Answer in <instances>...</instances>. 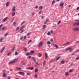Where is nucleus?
<instances>
[{
  "mask_svg": "<svg viewBox=\"0 0 79 79\" xmlns=\"http://www.w3.org/2000/svg\"><path fill=\"white\" fill-rule=\"evenodd\" d=\"M13 24L14 26H16V23L15 22H14L13 23Z\"/></svg>",
  "mask_w": 79,
  "mask_h": 79,
  "instance_id": "a19ab883",
  "label": "nucleus"
},
{
  "mask_svg": "<svg viewBox=\"0 0 79 79\" xmlns=\"http://www.w3.org/2000/svg\"><path fill=\"white\" fill-rule=\"evenodd\" d=\"M38 55H39V57H41L42 56V54H40V53H38Z\"/></svg>",
  "mask_w": 79,
  "mask_h": 79,
  "instance_id": "4be33fe9",
  "label": "nucleus"
},
{
  "mask_svg": "<svg viewBox=\"0 0 79 79\" xmlns=\"http://www.w3.org/2000/svg\"><path fill=\"white\" fill-rule=\"evenodd\" d=\"M71 49H72V48H71V47H68V48H66L65 49V50H71Z\"/></svg>",
  "mask_w": 79,
  "mask_h": 79,
  "instance_id": "1a4fd4ad",
  "label": "nucleus"
},
{
  "mask_svg": "<svg viewBox=\"0 0 79 79\" xmlns=\"http://www.w3.org/2000/svg\"><path fill=\"white\" fill-rule=\"evenodd\" d=\"M32 59L33 60H35V58H34V57H32Z\"/></svg>",
  "mask_w": 79,
  "mask_h": 79,
  "instance_id": "e2e57ef3",
  "label": "nucleus"
},
{
  "mask_svg": "<svg viewBox=\"0 0 79 79\" xmlns=\"http://www.w3.org/2000/svg\"><path fill=\"white\" fill-rule=\"evenodd\" d=\"M30 35V33H28L27 34V35Z\"/></svg>",
  "mask_w": 79,
  "mask_h": 79,
  "instance_id": "bf43d9fd",
  "label": "nucleus"
},
{
  "mask_svg": "<svg viewBox=\"0 0 79 79\" xmlns=\"http://www.w3.org/2000/svg\"><path fill=\"white\" fill-rule=\"evenodd\" d=\"M19 29V27H17L16 29V31H18Z\"/></svg>",
  "mask_w": 79,
  "mask_h": 79,
  "instance_id": "5fc2aeb1",
  "label": "nucleus"
},
{
  "mask_svg": "<svg viewBox=\"0 0 79 79\" xmlns=\"http://www.w3.org/2000/svg\"><path fill=\"white\" fill-rule=\"evenodd\" d=\"M73 26H77V23H75L73 24Z\"/></svg>",
  "mask_w": 79,
  "mask_h": 79,
  "instance_id": "a878e982",
  "label": "nucleus"
},
{
  "mask_svg": "<svg viewBox=\"0 0 79 79\" xmlns=\"http://www.w3.org/2000/svg\"><path fill=\"white\" fill-rule=\"evenodd\" d=\"M18 55V52H15V55Z\"/></svg>",
  "mask_w": 79,
  "mask_h": 79,
  "instance_id": "de8ad7c7",
  "label": "nucleus"
},
{
  "mask_svg": "<svg viewBox=\"0 0 79 79\" xmlns=\"http://www.w3.org/2000/svg\"><path fill=\"white\" fill-rule=\"evenodd\" d=\"M8 5H9V2H7L6 3V6H8Z\"/></svg>",
  "mask_w": 79,
  "mask_h": 79,
  "instance_id": "b1692460",
  "label": "nucleus"
},
{
  "mask_svg": "<svg viewBox=\"0 0 79 79\" xmlns=\"http://www.w3.org/2000/svg\"><path fill=\"white\" fill-rule=\"evenodd\" d=\"M51 33H53V30H51Z\"/></svg>",
  "mask_w": 79,
  "mask_h": 79,
  "instance_id": "338daca9",
  "label": "nucleus"
},
{
  "mask_svg": "<svg viewBox=\"0 0 79 79\" xmlns=\"http://www.w3.org/2000/svg\"><path fill=\"white\" fill-rule=\"evenodd\" d=\"M69 44V42H67V43H66L63 44V45L64 46L65 45H68V44Z\"/></svg>",
  "mask_w": 79,
  "mask_h": 79,
  "instance_id": "bb28decb",
  "label": "nucleus"
},
{
  "mask_svg": "<svg viewBox=\"0 0 79 79\" xmlns=\"http://www.w3.org/2000/svg\"><path fill=\"white\" fill-rule=\"evenodd\" d=\"M8 17H6L5 18H4L3 20L2 21H6L7 19H8Z\"/></svg>",
  "mask_w": 79,
  "mask_h": 79,
  "instance_id": "9b49d317",
  "label": "nucleus"
},
{
  "mask_svg": "<svg viewBox=\"0 0 79 79\" xmlns=\"http://www.w3.org/2000/svg\"><path fill=\"white\" fill-rule=\"evenodd\" d=\"M18 73L20 74H23V72H19Z\"/></svg>",
  "mask_w": 79,
  "mask_h": 79,
  "instance_id": "2f4dec72",
  "label": "nucleus"
},
{
  "mask_svg": "<svg viewBox=\"0 0 79 79\" xmlns=\"http://www.w3.org/2000/svg\"><path fill=\"white\" fill-rule=\"evenodd\" d=\"M55 47H56V48H58V45H55Z\"/></svg>",
  "mask_w": 79,
  "mask_h": 79,
  "instance_id": "6e6d98bb",
  "label": "nucleus"
},
{
  "mask_svg": "<svg viewBox=\"0 0 79 79\" xmlns=\"http://www.w3.org/2000/svg\"><path fill=\"white\" fill-rule=\"evenodd\" d=\"M79 52V49L77 50V51H76V53H77V52Z\"/></svg>",
  "mask_w": 79,
  "mask_h": 79,
  "instance_id": "680f3d73",
  "label": "nucleus"
},
{
  "mask_svg": "<svg viewBox=\"0 0 79 79\" xmlns=\"http://www.w3.org/2000/svg\"><path fill=\"white\" fill-rule=\"evenodd\" d=\"M47 35H50V31H48V32L47 33Z\"/></svg>",
  "mask_w": 79,
  "mask_h": 79,
  "instance_id": "c9c22d12",
  "label": "nucleus"
},
{
  "mask_svg": "<svg viewBox=\"0 0 79 79\" xmlns=\"http://www.w3.org/2000/svg\"><path fill=\"white\" fill-rule=\"evenodd\" d=\"M79 30V27H75L73 28V30L74 31H78Z\"/></svg>",
  "mask_w": 79,
  "mask_h": 79,
  "instance_id": "f03ea898",
  "label": "nucleus"
},
{
  "mask_svg": "<svg viewBox=\"0 0 79 79\" xmlns=\"http://www.w3.org/2000/svg\"><path fill=\"white\" fill-rule=\"evenodd\" d=\"M68 74H69V73H68V72H65V76H68Z\"/></svg>",
  "mask_w": 79,
  "mask_h": 79,
  "instance_id": "393cba45",
  "label": "nucleus"
},
{
  "mask_svg": "<svg viewBox=\"0 0 79 79\" xmlns=\"http://www.w3.org/2000/svg\"><path fill=\"white\" fill-rule=\"evenodd\" d=\"M24 22H25V21H23L21 23V25H23L24 23Z\"/></svg>",
  "mask_w": 79,
  "mask_h": 79,
  "instance_id": "58836bf2",
  "label": "nucleus"
},
{
  "mask_svg": "<svg viewBox=\"0 0 79 79\" xmlns=\"http://www.w3.org/2000/svg\"><path fill=\"white\" fill-rule=\"evenodd\" d=\"M15 47H14L12 48V51H14V50H15Z\"/></svg>",
  "mask_w": 79,
  "mask_h": 79,
  "instance_id": "37998d69",
  "label": "nucleus"
},
{
  "mask_svg": "<svg viewBox=\"0 0 79 79\" xmlns=\"http://www.w3.org/2000/svg\"><path fill=\"white\" fill-rule=\"evenodd\" d=\"M79 43V41H76L75 43V44H78Z\"/></svg>",
  "mask_w": 79,
  "mask_h": 79,
  "instance_id": "8fccbe9b",
  "label": "nucleus"
},
{
  "mask_svg": "<svg viewBox=\"0 0 79 79\" xmlns=\"http://www.w3.org/2000/svg\"><path fill=\"white\" fill-rule=\"evenodd\" d=\"M60 58V57H58L56 59V61H57V60H59Z\"/></svg>",
  "mask_w": 79,
  "mask_h": 79,
  "instance_id": "72a5a7b5",
  "label": "nucleus"
},
{
  "mask_svg": "<svg viewBox=\"0 0 79 79\" xmlns=\"http://www.w3.org/2000/svg\"><path fill=\"white\" fill-rule=\"evenodd\" d=\"M35 63H36V64H37L38 65H39V63H38V62H35Z\"/></svg>",
  "mask_w": 79,
  "mask_h": 79,
  "instance_id": "13d9d810",
  "label": "nucleus"
},
{
  "mask_svg": "<svg viewBox=\"0 0 79 79\" xmlns=\"http://www.w3.org/2000/svg\"><path fill=\"white\" fill-rule=\"evenodd\" d=\"M55 0H53L52 2V4H54V3H55Z\"/></svg>",
  "mask_w": 79,
  "mask_h": 79,
  "instance_id": "7c9ffc66",
  "label": "nucleus"
},
{
  "mask_svg": "<svg viewBox=\"0 0 79 79\" xmlns=\"http://www.w3.org/2000/svg\"><path fill=\"white\" fill-rule=\"evenodd\" d=\"M48 54H47V53H46L45 54V59H47V58H48Z\"/></svg>",
  "mask_w": 79,
  "mask_h": 79,
  "instance_id": "6e6552de",
  "label": "nucleus"
},
{
  "mask_svg": "<svg viewBox=\"0 0 79 79\" xmlns=\"http://www.w3.org/2000/svg\"><path fill=\"white\" fill-rule=\"evenodd\" d=\"M73 49H72V50H70L69 52H72V51H73Z\"/></svg>",
  "mask_w": 79,
  "mask_h": 79,
  "instance_id": "0e129e2a",
  "label": "nucleus"
},
{
  "mask_svg": "<svg viewBox=\"0 0 79 79\" xmlns=\"http://www.w3.org/2000/svg\"><path fill=\"white\" fill-rule=\"evenodd\" d=\"M43 9V6H40L39 7V10H42Z\"/></svg>",
  "mask_w": 79,
  "mask_h": 79,
  "instance_id": "f8f14e48",
  "label": "nucleus"
},
{
  "mask_svg": "<svg viewBox=\"0 0 79 79\" xmlns=\"http://www.w3.org/2000/svg\"><path fill=\"white\" fill-rule=\"evenodd\" d=\"M63 5H64V3L62 2L60 3L59 6H62V7H63Z\"/></svg>",
  "mask_w": 79,
  "mask_h": 79,
  "instance_id": "423d86ee",
  "label": "nucleus"
},
{
  "mask_svg": "<svg viewBox=\"0 0 79 79\" xmlns=\"http://www.w3.org/2000/svg\"><path fill=\"white\" fill-rule=\"evenodd\" d=\"M45 27H46V25H44L43 26V29H45Z\"/></svg>",
  "mask_w": 79,
  "mask_h": 79,
  "instance_id": "c85d7f7f",
  "label": "nucleus"
},
{
  "mask_svg": "<svg viewBox=\"0 0 79 79\" xmlns=\"http://www.w3.org/2000/svg\"><path fill=\"white\" fill-rule=\"evenodd\" d=\"M34 52H35V51H31L30 52V53H31V54H34Z\"/></svg>",
  "mask_w": 79,
  "mask_h": 79,
  "instance_id": "4468645a",
  "label": "nucleus"
},
{
  "mask_svg": "<svg viewBox=\"0 0 79 79\" xmlns=\"http://www.w3.org/2000/svg\"><path fill=\"white\" fill-rule=\"evenodd\" d=\"M64 63V60H61L60 61V63L61 64H63V63Z\"/></svg>",
  "mask_w": 79,
  "mask_h": 79,
  "instance_id": "a211bd4d",
  "label": "nucleus"
},
{
  "mask_svg": "<svg viewBox=\"0 0 79 79\" xmlns=\"http://www.w3.org/2000/svg\"><path fill=\"white\" fill-rule=\"evenodd\" d=\"M38 76L37 75H35V78H37Z\"/></svg>",
  "mask_w": 79,
  "mask_h": 79,
  "instance_id": "79ce46f5",
  "label": "nucleus"
},
{
  "mask_svg": "<svg viewBox=\"0 0 79 79\" xmlns=\"http://www.w3.org/2000/svg\"><path fill=\"white\" fill-rule=\"evenodd\" d=\"M3 26V24H2L1 25H0V30H1V28H2V27Z\"/></svg>",
  "mask_w": 79,
  "mask_h": 79,
  "instance_id": "f704fd0d",
  "label": "nucleus"
},
{
  "mask_svg": "<svg viewBox=\"0 0 79 79\" xmlns=\"http://www.w3.org/2000/svg\"><path fill=\"white\" fill-rule=\"evenodd\" d=\"M8 33L6 32V34H5V35H4L5 37H6V35H8Z\"/></svg>",
  "mask_w": 79,
  "mask_h": 79,
  "instance_id": "e433bc0d",
  "label": "nucleus"
},
{
  "mask_svg": "<svg viewBox=\"0 0 79 79\" xmlns=\"http://www.w3.org/2000/svg\"><path fill=\"white\" fill-rule=\"evenodd\" d=\"M3 40V39L2 38H1V39H0V41L2 42V41Z\"/></svg>",
  "mask_w": 79,
  "mask_h": 79,
  "instance_id": "473e14b6",
  "label": "nucleus"
},
{
  "mask_svg": "<svg viewBox=\"0 0 79 79\" xmlns=\"http://www.w3.org/2000/svg\"><path fill=\"white\" fill-rule=\"evenodd\" d=\"M79 57H78L76 58V60H79Z\"/></svg>",
  "mask_w": 79,
  "mask_h": 79,
  "instance_id": "49530a36",
  "label": "nucleus"
},
{
  "mask_svg": "<svg viewBox=\"0 0 79 79\" xmlns=\"http://www.w3.org/2000/svg\"><path fill=\"white\" fill-rule=\"evenodd\" d=\"M26 36H24V37H23L24 40V39H26Z\"/></svg>",
  "mask_w": 79,
  "mask_h": 79,
  "instance_id": "4d7b16f0",
  "label": "nucleus"
},
{
  "mask_svg": "<svg viewBox=\"0 0 79 79\" xmlns=\"http://www.w3.org/2000/svg\"><path fill=\"white\" fill-rule=\"evenodd\" d=\"M72 71H73V69H70V70L69 71V73H71V72H72Z\"/></svg>",
  "mask_w": 79,
  "mask_h": 79,
  "instance_id": "4c0bfd02",
  "label": "nucleus"
},
{
  "mask_svg": "<svg viewBox=\"0 0 79 79\" xmlns=\"http://www.w3.org/2000/svg\"><path fill=\"white\" fill-rule=\"evenodd\" d=\"M3 76L4 77H6V74L5 73H4L3 74Z\"/></svg>",
  "mask_w": 79,
  "mask_h": 79,
  "instance_id": "f3484780",
  "label": "nucleus"
},
{
  "mask_svg": "<svg viewBox=\"0 0 79 79\" xmlns=\"http://www.w3.org/2000/svg\"><path fill=\"white\" fill-rule=\"evenodd\" d=\"M11 52L8 53L7 54V56H10V55H11Z\"/></svg>",
  "mask_w": 79,
  "mask_h": 79,
  "instance_id": "5701e85b",
  "label": "nucleus"
},
{
  "mask_svg": "<svg viewBox=\"0 0 79 79\" xmlns=\"http://www.w3.org/2000/svg\"><path fill=\"white\" fill-rule=\"evenodd\" d=\"M79 7H78L77 8V10H79Z\"/></svg>",
  "mask_w": 79,
  "mask_h": 79,
  "instance_id": "774afa93",
  "label": "nucleus"
},
{
  "mask_svg": "<svg viewBox=\"0 0 79 79\" xmlns=\"http://www.w3.org/2000/svg\"><path fill=\"white\" fill-rule=\"evenodd\" d=\"M14 15H15V13L14 12H13L12 13V16H14Z\"/></svg>",
  "mask_w": 79,
  "mask_h": 79,
  "instance_id": "c756f323",
  "label": "nucleus"
},
{
  "mask_svg": "<svg viewBox=\"0 0 79 79\" xmlns=\"http://www.w3.org/2000/svg\"><path fill=\"white\" fill-rule=\"evenodd\" d=\"M61 23V21L60 20L59 22H58L57 23V24H60Z\"/></svg>",
  "mask_w": 79,
  "mask_h": 79,
  "instance_id": "c03bdc74",
  "label": "nucleus"
},
{
  "mask_svg": "<svg viewBox=\"0 0 79 79\" xmlns=\"http://www.w3.org/2000/svg\"><path fill=\"white\" fill-rule=\"evenodd\" d=\"M5 47L3 48L2 49L1 51L0 52L1 53H2L3 52V50H5Z\"/></svg>",
  "mask_w": 79,
  "mask_h": 79,
  "instance_id": "0eeeda50",
  "label": "nucleus"
},
{
  "mask_svg": "<svg viewBox=\"0 0 79 79\" xmlns=\"http://www.w3.org/2000/svg\"><path fill=\"white\" fill-rule=\"evenodd\" d=\"M26 69L33 70V69H34V67H31V68L30 67H28Z\"/></svg>",
  "mask_w": 79,
  "mask_h": 79,
  "instance_id": "7ed1b4c3",
  "label": "nucleus"
},
{
  "mask_svg": "<svg viewBox=\"0 0 79 79\" xmlns=\"http://www.w3.org/2000/svg\"><path fill=\"white\" fill-rule=\"evenodd\" d=\"M5 28H6V27H2V30H3L5 29Z\"/></svg>",
  "mask_w": 79,
  "mask_h": 79,
  "instance_id": "ea45409f",
  "label": "nucleus"
},
{
  "mask_svg": "<svg viewBox=\"0 0 79 79\" xmlns=\"http://www.w3.org/2000/svg\"><path fill=\"white\" fill-rule=\"evenodd\" d=\"M16 69L18 71H19V70H21V68L20 67H17L16 68Z\"/></svg>",
  "mask_w": 79,
  "mask_h": 79,
  "instance_id": "9d476101",
  "label": "nucleus"
},
{
  "mask_svg": "<svg viewBox=\"0 0 79 79\" xmlns=\"http://www.w3.org/2000/svg\"><path fill=\"white\" fill-rule=\"evenodd\" d=\"M6 72V70H3V71H2V73H5Z\"/></svg>",
  "mask_w": 79,
  "mask_h": 79,
  "instance_id": "09e8293b",
  "label": "nucleus"
},
{
  "mask_svg": "<svg viewBox=\"0 0 79 79\" xmlns=\"http://www.w3.org/2000/svg\"><path fill=\"white\" fill-rule=\"evenodd\" d=\"M50 41H51L52 42H53V39L52 38L51 39Z\"/></svg>",
  "mask_w": 79,
  "mask_h": 79,
  "instance_id": "052dcab7",
  "label": "nucleus"
},
{
  "mask_svg": "<svg viewBox=\"0 0 79 79\" xmlns=\"http://www.w3.org/2000/svg\"><path fill=\"white\" fill-rule=\"evenodd\" d=\"M77 25L79 26V21L77 23Z\"/></svg>",
  "mask_w": 79,
  "mask_h": 79,
  "instance_id": "a18cd8bd",
  "label": "nucleus"
},
{
  "mask_svg": "<svg viewBox=\"0 0 79 79\" xmlns=\"http://www.w3.org/2000/svg\"><path fill=\"white\" fill-rule=\"evenodd\" d=\"M38 72V69H35V73H37Z\"/></svg>",
  "mask_w": 79,
  "mask_h": 79,
  "instance_id": "cd10ccee",
  "label": "nucleus"
},
{
  "mask_svg": "<svg viewBox=\"0 0 79 79\" xmlns=\"http://www.w3.org/2000/svg\"><path fill=\"white\" fill-rule=\"evenodd\" d=\"M51 44V43L49 41H48L47 42V45H50Z\"/></svg>",
  "mask_w": 79,
  "mask_h": 79,
  "instance_id": "2eb2a0df",
  "label": "nucleus"
},
{
  "mask_svg": "<svg viewBox=\"0 0 79 79\" xmlns=\"http://www.w3.org/2000/svg\"><path fill=\"white\" fill-rule=\"evenodd\" d=\"M31 54L29 52H27L26 54V56H29V55H30Z\"/></svg>",
  "mask_w": 79,
  "mask_h": 79,
  "instance_id": "aec40b11",
  "label": "nucleus"
},
{
  "mask_svg": "<svg viewBox=\"0 0 79 79\" xmlns=\"http://www.w3.org/2000/svg\"><path fill=\"white\" fill-rule=\"evenodd\" d=\"M49 21V19H46V20L44 21V24H46L47 23V22Z\"/></svg>",
  "mask_w": 79,
  "mask_h": 79,
  "instance_id": "20e7f679",
  "label": "nucleus"
},
{
  "mask_svg": "<svg viewBox=\"0 0 79 79\" xmlns=\"http://www.w3.org/2000/svg\"><path fill=\"white\" fill-rule=\"evenodd\" d=\"M45 63H46L45 61H44V62H43V64L44 65H45Z\"/></svg>",
  "mask_w": 79,
  "mask_h": 79,
  "instance_id": "603ef678",
  "label": "nucleus"
},
{
  "mask_svg": "<svg viewBox=\"0 0 79 79\" xmlns=\"http://www.w3.org/2000/svg\"><path fill=\"white\" fill-rule=\"evenodd\" d=\"M23 48V50H24V51H25V52H26V51H27V48H26L25 47H24Z\"/></svg>",
  "mask_w": 79,
  "mask_h": 79,
  "instance_id": "dca6fc26",
  "label": "nucleus"
},
{
  "mask_svg": "<svg viewBox=\"0 0 79 79\" xmlns=\"http://www.w3.org/2000/svg\"><path fill=\"white\" fill-rule=\"evenodd\" d=\"M13 63H14L13 62V61H11V62H9V64H13Z\"/></svg>",
  "mask_w": 79,
  "mask_h": 79,
  "instance_id": "6ab92c4d",
  "label": "nucleus"
},
{
  "mask_svg": "<svg viewBox=\"0 0 79 79\" xmlns=\"http://www.w3.org/2000/svg\"><path fill=\"white\" fill-rule=\"evenodd\" d=\"M13 61L14 63H15V62H16V61H17V60L16 59H14Z\"/></svg>",
  "mask_w": 79,
  "mask_h": 79,
  "instance_id": "412c9836",
  "label": "nucleus"
},
{
  "mask_svg": "<svg viewBox=\"0 0 79 79\" xmlns=\"http://www.w3.org/2000/svg\"><path fill=\"white\" fill-rule=\"evenodd\" d=\"M23 36H21V37H20V40H22V39H23Z\"/></svg>",
  "mask_w": 79,
  "mask_h": 79,
  "instance_id": "864d4df0",
  "label": "nucleus"
},
{
  "mask_svg": "<svg viewBox=\"0 0 79 79\" xmlns=\"http://www.w3.org/2000/svg\"><path fill=\"white\" fill-rule=\"evenodd\" d=\"M12 10L13 11H16V8H15V6L13 7Z\"/></svg>",
  "mask_w": 79,
  "mask_h": 79,
  "instance_id": "39448f33",
  "label": "nucleus"
},
{
  "mask_svg": "<svg viewBox=\"0 0 79 79\" xmlns=\"http://www.w3.org/2000/svg\"><path fill=\"white\" fill-rule=\"evenodd\" d=\"M41 13H42V11H40L39 13V14L40 15V14H41Z\"/></svg>",
  "mask_w": 79,
  "mask_h": 79,
  "instance_id": "3c124183",
  "label": "nucleus"
},
{
  "mask_svg": "<svg viewBox=\"0 0 79 79\" xmlns=\"http://www.w3.org/2000/svg\"><path fill=\"white\" fill-rule=\"evenodd\" d=\"M24 26H23L20 29V31H21V30H23V29H24Z\"/></svg>",
  "mask_w": 79,
  "mask_h": 79,
  "instance_id": "ddd939ff",
  "label": "nucleus"
},
{
  "mask_svg": "<svg viewBox=\"0 0 79 79\" xmlns=\"http://www.w3.org/2000/svg\"><path fill=\"white\" fill-rule=\"evenodd\" d=\"M43 44H44L42 42H40L39 44L38 47H41L42 46V45H43Z\"/></svg>",
  "mask_w": 79,
  "mask_h": 79,
  "instance_id": "f257e3e1",
  "label": "nucleus"
},
{
  "mask_svg": "<svg viewBox=\"0 0 79 79\" xmlns=\"http://www.w3.org/2000/svg\"><path fill=\"white\" fill-rule=\"evenodd\" d=\"M23 65H26V63H23Z\"/></svg>",
  "mask_w": 79,
  "mask_h": 79,
  "instance_id": "69168bd1",
  "label": "nucleus"
}]
</instances>
